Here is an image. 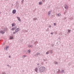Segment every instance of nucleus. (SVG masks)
<instances>
[{
	"label": "nucleus",
	"mask_w": 74,
	"mask_h": 74,
	"mask_svg": "<svg viewBox=\"0 0 74 74\" xmlns=\"http://www.w3.org/2000/svg\"><path fill=\"white\" fill-rule=\"evenodd\" d=\"M45 67H42L39 69V70L40 72H43V71H44L45 70Z\"/></svg>",
	"instance_id": "nucleus-1"
},
{
	"label": "nucleus",
	"mask_w": 74,
	"mask_h": 74,
	"mask_svg": "<svg viewBox=\"0 0 74 74\" xmlns=\"http://www.w3.org/2000/svg\"><path fill=\"white\" fill-rule=\"evenodd\" d=\"M12 13L13 14L16 13V10H13L12 11Z\"/></svg>",
	"instance_id": "nucleus-2"
},
{
	"label": "nucleus",
	"mask_w": 74,
	"mask_h": 74,
	"mask_svg": "<svg viewBox=\"0 0 74 74\" xmlns=\"http://www.w3.org/2000/svg\"><path fill=\"white\" fill-rule=\"evenodd\" d=\"M17 18L18 19V21H20L21 22V19H20V18L19 17H17Z\"/></svg>",
	"instance_id": "nucleus-3"
},
{
	"label": "nucleus",
	"mask_w": 74,
	"mask_h": 74,
	"mask_svg": "<svg viewBox=\"0 0 74 74\" xmlns=\"http://www.w3.org/2000/svg\"><path fill=\"white\" fill-rule=\"evenodd\" d=\"M0 33H2V34H4V33L5 32L4 31H0Z\"/></svg>",
	"instance_id": "nucleus-4"
},
{
	"label": "nucleus",
	"mask_w": 74,
	"mask_h": 74,
	"mask_svg": "<svg viewBox=\"0 0 74 74\" xmlns=\"http://www.w3.org/2000/svg\"><path fill=\"white\" fill-rule=\"evenodd\" d=\"M15 25V23H13L12 24V27H14V26Z\"/></svg>",
	"instance_id": "nucleus-5"
},
{
	"label": "nucleus",
	"mask_w": 74,
	"mask_h": 74,
	"mask_svg": "<svg viewBox=\"0 0 74 74\" xmlns=\"http://www.w3.org/2000/svg\"><path fill=\"white\" fill-rule=\"evenodd\" d=\"M19 31L18 28H17V29H16L15 30L16 32H18Z\"/></svg>",
	"instance_id": "nucleus-6"
},
{
	"label": "nucleus",
	"mask_w": 74,
	"mask_h": 74,
	"mask_svg": "<svg viewBox=\"0 0 74 74\" xmlns=\"http://www.w3.org/2000/svg\"><path fill=\"white\" fill-rule=\"evenodd\" d=\"M42 4V2H40L39 3V5H41Z\"/></svg>",
	"instance_id": "nucleus-7"
},
{
	"label": "nucleus",
	"mask_w": 74,
	"mask_h": 74,
	"mask_svg": "<svg viewBox=\"0 0 74 74\" xmlns=\"http://www.w3.org/2000/svg\"><path fill=\"white\" fill-rule=\"evenodd\" d=\"M15 29L14 28V27H12V29H11V30L13 31L15 30Z\"/></svg>",
	"instance_id": "nucleus-8"
},
{
	"label": "nucleus",
	"mask_w": 74,
	"mask_h": 74,
	"mask_svg": "<svg viewBox=\"0 0 74 74\" xmlns=\"http://www.w3.org/2000/svg\"><path fill=\"white\" fill-rule=\"evenodd\" d=\"M10 40H11V39H12L13 38V37L12 36H11L10 37Z\"/></svg>",
	"instance_id": "nucleus-9"
},
{
	"label": "nucleus",
	"mask_w": 74,
	"mask_h": 74,
	"mask_svg": "<svg viewBox=\"0 0 74 74\" xmlns=\"http://www.w3.org/2000/svg\"><path fill=\"white\" fill-rule=\"evenodd\" d=\"M35 70L36 71H37V70H38V69H37V68H36L35 69Z\"/></svg>",
	"instance_id": "nucleus-10"
},
{
	"label": "nucleus",
	"mask_w": 74,
	"mask_h": 74,
	"mask_svg": "<svg viewBox=\"0 0 74 74\" xmlns=\"http://www.w3.org/2000/svg\"><path fill=\"white\" fill-rule=\"evenodd\" d=\"M65 8H66V9H67L68 8V6H66V7H65Z\"/></svg>",
	"instance_id": "nucleus-11"
},
{
	"label": "nucleus",
	"mask_w": 74,
	"mask_h": 74,
	"mask_svg": "<svg viewBox=\"0 0 74 74\" xmlns=\"http://www.w3.org/2000/svg\"><path fill=\"white\" fill-rule=\"evenodd\" d=\"M46 54H47V55L49 54V51H48L47 52H46Z\"/></svg>",
	"instance_id": "nucleus-12"
},
{
	"label": "nucleus",
	"mask_w": 74,
	"mask_h": 74,
	"mask_svg": "<svg viewBox=\"0 0 74 74\" xmlns=\"http://www.w3.org/2000/svg\"><path fill=\"white\" fill-rule=\"evenodd\" d=\"M60 15H61V14H58V16H60Z\"/></svg>",
	"instance_id": "nucleus-13"
},
{
	"label": "nucleus",
	"mask_w": 74,
	"mask_h": 74,
	"mask_svg": "<svg viewBox=\"0 0 74 74\" xmlns=\"http://www.w3.org/2000/svg\"><path fill=\"white\" fill-rule=\"evenodd\" d=\"M51 14V12H49L48 13V15H50Z\"/></svg>",
	"instance_id": "nucleus-14"
},
{
	"label": "nucleus",
	"mask_w": 74,
	"mask_h": 74,
	"mask_svg": "<svg viewBox=\"0 0 74 74\" xmlns=\"http://www.w3.org/2000/svg\"><path fill=\"white\" fill-rule=\"evenodd\" d=\"M50 53H52V50H51L50 51Z\"/></svg>",
	"instance_id": "nucleus-15"
},
{
	"label": "nucleus",
	"mask_w": 74,
	"mask_h": 74,
	"mask_svg": "<svg viewBox=\"0 0 74 74\" xmlns=\"http://www.w3.org/2000/svg\"><path fill=\"white\" fill-rule=\"evenodd\" d=\"M26 56V55H24L23 56V58H25Z\"/></svg>",
	"instance_id": "nucleus-16"
},
{
	"label": "nucleus",
	"mask_w": 74,
	"mask_h": 74,
	"mask_svg": "<svg viewBox=\"0 0 74 74\" xmlns=\"http://www.w3.org/2000/svg\"><path fill=\"white\" fill-rule=\"evenodd\" d=\"M68 32H71V30L69 29L68 30Z\"/></svg>",
	"instance_id": "nucleus-17"
},
{
	"label": "nucleus",
	"mask_w": 74,
	"mask_h": 74,
	"mask_svg": "<svg viewBox=\"0 0 74 74\" xmlns=\"http://www.w3.org/2000/svg\"><path fill=\"white\" fill-rule=\"evenodd\" d=\"M6 49H7V48H8V46H7L6 47Z\"/></svg>",
	"instance_id": "nucleus-18"
},
{
	"label": "nucleus",
	"mask_w": 74,
	"mask_h": 74,
	"mask_svg": "<svg viewBox=\"0 0 74 74\" xmlns=\"http://www.w3.org/2000/svg\"><path fill=\"white\" fill-rule=\"evenodd\" d=\"M16 32H13V34H16Z\"/></svg>",
	"instance_id": "nucleus-19"
},
{
	"label": "nucleus",
	"mask_w": 74,
	"mask_h": 74,
	"mask_svg": "<svg viewBox=\"0 0 74 74\" xmlns=\"http://www.w3.org/2000/svg\"><path fill=\"white\" fill-rule=\"evenodd\" d=\"M55 64H58V62H55Z\"/></svg>",
	"instance_id": "nucleus-20"
},
{
	"label": "nucleus",
	"mask_w": 74,
	"mask_h": 74,
	"mask_svg": "<svg viewBox=\"0 0 74 74\" xmlns=\"http://www.w3.org/2000/svg\"><path fill=\"white\" fill-rule=\"evenodd\" d=\"M53 34V32H51V34Z\"/></svg>",
	"instance_id": "nucleus-21"
},
{
	"label": "nucleus",
	"mask_w": 74,
	"mask_h": 74,
	"mask_svg": "<svg viewBox=\"0 0 74 74\" xmlns=\"http://www.w3.org/2000/svg\"><path fill=\"white\" fill-rule=\"evenodd\" d=\"M28 52H30V51L29 50H28Z\"/></svg>",
	"instance_id": "nucleus-22"
},
{
	"label": "nucleus",
	"mask_w": 74,
	"mask_h": 74,
	"mask_svg": "<svg viewBox=\"0 0 74 74\" xmlns=\"http://www.w3.org/2000/svg\"><path fill=\"white\" fill-rule=\"evenodd\" d=\"M54 25H56V23H54Z\"/></svg>",
	"instance_id": "nucleus-23"
},
{
	"label": "nucleus",
	"mask_w": 74,
	"mask_h": 74,
	"mask_svg": "<svg viewBox=\"0 0 74 74\" xmlns=\"http://www.w3.org/2000/svg\"><path fill=\"white\" fill-rule=\"evenodd\" d=\"M2 74H5V73H2Z\"/></svg>",
	"instance_id": "nucleus-24"
},
{
	"label": "nucleus",
	"mask_w": 74,
	"mask_h": 74,
	"mask_svg": "<svg viewBox=\"0 0 74 74\" xmlns=\"http://www.w3.org/2000/svg\"><path fill=\"white\" fill-rule=\"evenodd\" d=\"M51 45L52 46V47H53V44H52Z\"/></svg>",
	"instance_id": "nucleus-25"
},
{
	"label": "nucleus",
	"mask_w": 74,
	"mask_h": 74,
	"mask_svg": "<svg viewBox=\"0 0 74 74\" xmlns=\"http://www.w3.org/2000/svg\"><path fill=\"white\" fill-rule=\"evenodd\" d=\"M42 1H43L44 2V1H45V0H42Z\"/></svg>",
	"instance_id": "nucleus-26"
},
{
	"label": "nucleus",
	"mask_w": 74,
	"mask_h": 74,
	"mask_svg": "<svg viewBox=\"0 0 74 74\" xmlns=\"http://www.w3.org/2000/svg\"><path fill=\"white\" fill-rule=\"evenodd\" d=\"M9 58H11V56H9Z\"/></svg>",
	"instance_id": "nucleus-27"
},
{
	"label": "nucleus",
	"mask_w": 74,
	"mask_h": 74,
	"mask_svg": "<svg viewBox=\"0 0 74 74\" xmlns=\"http://www.w3.org/2000/svg\"><path fill=\"white\" fill-rule=\"evenodd\" d=\"M63 71H64V70H63L62 71V72H63Z\"/></svg>",
	"instance_id": "nucleus-28"
},
{
	"label": "nucleus",
	"mask_w": 74,
	"mask_h": 74,
	"mask_svg": "<svg viewBox=\"0 0 74 74\" xmlns=\"http://www.w3.org/2000/svg\"><path fill=\"white\" fill-rule=\"evenodd\" d=\"M29 47H31V46H29Z\"/></svg>",
	"instance_id": "nucleus-29"
},
{
	"label": "nucleus",
	"mask_w": 74,
	"mask_h": 74,
	"mask_svg": "<svg viewBox=\"0 0 74 74\" xmlns=\"http://www.w3.org/2000/svg\"><path fill=\"white\" fill-rule=\"evenodd\" d=\"M35 19H35V18H34V20H35Z\"/></svg>",
	"instance_id": "nucleus-30"
},
{
	"label": "nucleus",
	"mask_w": 74,
	"mask_h": 74,
	"mask_svg": "<svg viewBox=\"0 0 74 74\" xmlns=\"http://www.w3.org/2000/svg\"><path fill=\"white\" fill-rule=\"evenodd\" d=\"M50 27H51V25H50Z\"/></svg>",
	"instance_id": "nucleus-31"
}]
</instances>
